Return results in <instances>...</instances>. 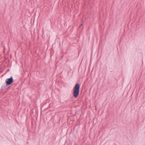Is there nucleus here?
Listing matches in <instances>:
<instances>
[{
	"mask_svg": "<svg viewBox=\"0 0 145 145\" xmlns=\"http://www.w3.org/2000/svg\"><path fill=\"white\" fill-rule=\"evenodd\" d=\"M13 81L14 80L12 76H11L10 78L7 79L5 81L6 86H8L11 85L13 82Z\"/></svg>",
	"mask_w": 145,
	"mask_h": 145,
	"instance_id": "2",
	"label": "nucleus"
},
{
	"mask_svg": "<svg viewBox=\"0 0 145 145\" xmlns=\"http://www.w3.org/2000/svg\"><path fill=\"white\" fill-rule=\"evenodd\" d=\"M80 86L78 83H76L73 88V96L75 98L77 97L79 93Z\"/></svg>",
	"mask_w": 145,
	"mask_h": 145,
	"instance_id": "1",
	"label": "nucleus"
},
{
	"mask_svg": "<svg viewBox=\"0 0 145 145\" xmlns=\"http://www.w3.org/2000/svg\"><path fill=\"white\" fill-rule=\"evenodd\" d=\"M82 25V24H81L80 25L79 27H81V26Z\"/></svg>",
	"mask_w": 145,
	"mask_h": 145,
	"instance_id": "3",
	"label": "nucleus"
}]
</instances>
